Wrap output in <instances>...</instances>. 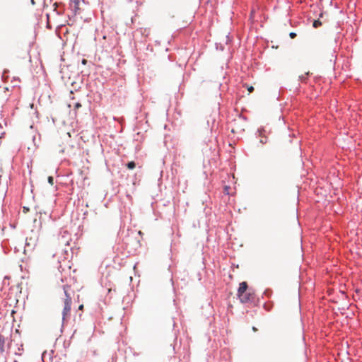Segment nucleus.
<instances>
[{
	"instance_id": "6e6552de",
	"label": "nucleus",
	"mask_w": 362,
	"mask_h": 362,
	"mask_svg": "<svg viewBox=\"0 0 362 362\" xmlns=\"http://www.w3.org/2000/svg\"><path fill=\"white\" fill-rule=\"evenodd\" d=\"M230 187L228 186H225L224 187V193L226 194H230Z\"/></svg>"
},
{
	"instance_id": "0eeeda50",
	"label": "nucleus",
	"mask_w": 362,
	"mask_h": 362,
	"mask_svg": "<svg viewBox=\"0 0 362 362\" xmlns=\"http://www.w3.org/2000/svg\"><path fill=\"white\" fill-rule=\"evenodd\" d=\"M47 180H48V182H49L51 185H54V178H53V177H52V176H49V177H48Z\"/></svg>"
},
{
	"instance_id": "4468645a",
	"label": "nucleus",
	"mask_w": 362,
	"mask_h": 362,
	"mask_svg": "<svg viewBox=\"0 0 362 362\" xmlns=\"http://www.w3.org/2000/svg\"><path fill=\"white\" fill-rule=\"evenodd\" d=\"M78 309L81 310H83V305H80L79 307H78Z\"/></svg>"
},
{
	"instance_id": "9d476101",
	"label": "nucleus",
	"mask_w": 362,
	"mask_h": 362,
	"mask_svg": "<svg viewBox=\"0 0 362 362\" xmlns=\"http://www.w3.org/2000/svg\"><path fill=\"white\" fill-rule=\"evenodd\" d=\"M81 107V105L79 103H76L75 106H74L75 109H78Z\"/></svg>"
},
{
	"instance_id": "1a4fd4ad",
	"label": "nucleus",
	"mask_w": 362,
	"mask_h": 362,
	"mask_svg": "<svg viewBox=\"0 0 362 362\" xmlns=\"http://www.w3.org/2000/svg\"><path fill=\"white\" fill-rule=\"evenodd\" d=\"M289 35H290L291 38L293 39V38H295V37H296V34L295 33H291L289 34Z\"/></svg>"
},
{
	"instance_id": "20e7f679",
	"label": "nucleus",
	"mask_w": 362,
	"mask_h": 362,
	"mask_svg": "<svg viewBox=\"0 0 362 362\" xmlns=\"http://www.w3.org/2000/svg\"><path fill=\"white\" fill-rule=\"evenodd\" d=\"M4 344H5V339L3 335H0V353L4 352Z\"/></svg>"
},
{
	"instance_id": "f8f14e48",
	"label": "nucleus",
	"mask_w": 362,
	"mask_h": 362,
	"mask_svg": "<svg viewBox=\"0 0 362 362\" xmlns=\"http://www.w3.org/2000/svg\"><path fill=\"white\" fill-rule=\"evenodd\" d=\"M260 142H261L262 144H266V143H267V138L262 139L260 140Z\"/></svg>"
},
{
	"instance_id": "f03ea898",
	"label": "nucleus",
	"mask_w": 362,
	"mask_h": 362,
	"mask_svg": "<svg viewBox=\"0 0 362 362\" xmlns=\"http://www.w3.org/2000/svg\"><path fill=\"white\" fill-rule=\"evenodd\" d=\"M66 298L64 300V309L62 312L63 315V319L64 320L67 316L69 315L70 311H71V297L70 295L67 293L66 291H64Z\"/></svg>"
},
{
	"instance_id": "9b49d317",
	"label": "nucleus",
	"mask_w": 362,
	"mask_h": 362,
	"mask_svg": "<svg viewBox=\"0 0 362 362\" xmlns=\"http://www.w3.org/2000/svg\"><path fill=\"white\" fill-rule=\"evenodd\" d=\"M247 90H248V91H249L250 93H252V92L254 90V88H253V86H249V87L247 88Z\"/></svg>"
},
{
	"instance_id": "2eb2a0df",
	"label": "nucleus",
	"mask_w": 362,
	"mask_h": 362,
	"mask_svg": "<svg viewBox=\"0 0 362 362\" xmlns=\"http://www.w3.org/2000/svg\"><path fill=\"white\" fill-rule=\"evenodd\" d=\"M252 329H253L254 331L257 330V329L255 327H253Z\"/></svg>"
},
{
	"instance_id": "7ed1b4c3",
	"label": "nucleus",
	"mask_w": 362,
	"mask_h": 362,
	"mask_svg": "<svg viewBox=\"0 0 362 362\" xmlns=\"http://www.w3.org/2000/svg\"><path fill=\"white\" fill-rule=\"evenodd\" d=\"M71 6L73 7V10L74 11V13L76 14L78 13V11L80 10L79 8V0H71Z\"/></svg>"
},
{
	"instance_id": "423d86ee",
	"label": "nucleus",
	"mask_w": 362,
	"mask_h": 362,
	"mask_svg": "<svg viewBox=\"0 0 362 362\" xmlns=\"http://www.w3.org/2000/svg\"><path fill=\"white\" fill-rule=\"evenodd\" d=\"M322 25V22L318 20H315L313 23V26L315 28L320 27Z\"/></svg>"
},
{
	"instance_id": "39448f33",
	"label": "nucleus",
	"mask_w": 362,
	"mask_h": 362,
	"mask_svg": "<svg viewBox=\"0 0 362 362\" xmlns=\"http://www.w3.org/2000/svg\"><path fill=\"white\" fill-rule=\"evenodd\" d=\"M127 167L129 170H132L136 167V163L134 161H130L127 164Z\"/></svg>"
},
{
	"instance_id": "ddd939ff",
	"label": "nucleus",
	"mask_w": 362,
	"mask_h": 362,
	"mask_svg": "<svg viewBox=\"0 0 362 362\" xmlns=\"http://www.w3.org/2000/svg\"><path fill=\"white\" fill-rule=\"evenodd\" d=\"M81 62L83 65H86L87 64V60L86 59H83Z\"/></svg>"
},
{
	"instance_id": "f257e3e1",
	"label": "nucleus",
	"mask_w": 362,
	"mask_h": 362,
	"mask_svg": "<svg viewBox=\"0 0 362 362\" xmlns=\"http://www.w3.org/2000/svg\"><path fill=\"white\" fill-rule=\"evenodd\" d=\"M237 296L240 301L243 303H247L251 302L255 298V293L250 289L248 290V286L247 282H241L238 289Z\"/></svg>"
}]
</instances>
